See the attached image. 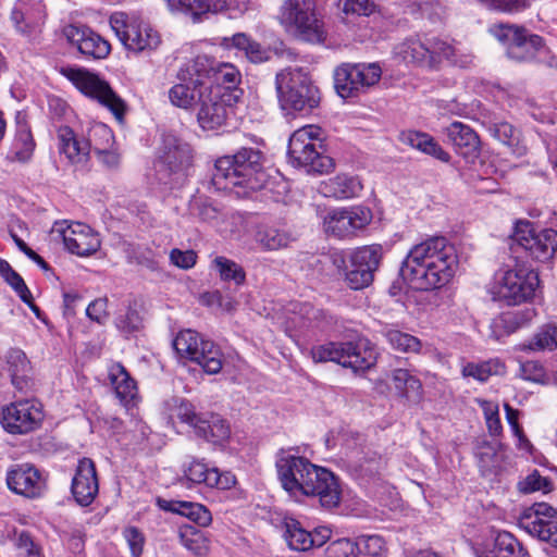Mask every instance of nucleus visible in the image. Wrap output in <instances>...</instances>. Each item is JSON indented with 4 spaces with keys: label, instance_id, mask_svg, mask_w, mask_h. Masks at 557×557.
I'll return each instance as SVG.
<instances>
[{
    "label": "nucleus",
    "instance_id": "obj_1",
    "mask_svg": "<svg viewBox=\"0 0 557 557\" xmlns=\"http://www.w3.org/2000/svg\"><path fill=\"white\" fill-rule=\"evenodd\" d=\"M458 264L455 246L444 236H432L410 248L399 272L413 287L430 290L447 285Z\"/></svg>",
    "mask_w": 557,
    "mask_h": 557
},
{
    "label": "nucleus",
    "instance_id": "obj_2",
    "mask_svg": "<svg viewBox=\"0 0 557 557\" xmlns=\"http://www.w3.org/2000/svg\"><path fill=\"white\" fill-rule=\"evenodd\" d=\"M282 487L295 498L318 497L322 507L335 508L341 503V486L330 470L313 465L305 457L282 453L276 460Z\"/></svg>",
    "mask_w": 557,
    "mask_h": 557
},
{
    "label": "nucleus",
    "instance_id": "obj_3",
    "mask_svg": "<svg viewBox=\"0 0 557 557\" xmlns=\"http://www.w3.org/2000/svg\"><path fill=\"white\" fill-rule=\"evenodd\" d=\"M264 154L256 147L242 146L233 156H223L215 161L210 181L202 187L215 190H232L240 186L256 191L264 187L268 175L264 171Z\"/></svg>",
    "mask_w": 557,
    "mask_h": 557
},
{
    "label": "nucleus",
    "instance_id": "obj_4",
    "mask_svg": "<svg viewBox=\"0 0 557 557\" xmlns=\"http://www.w3.org/2000/svg\"><path fill=\"white\" fill-rule=\"evenodd\" d=\"M275 89L280 107L286 113L307 115L321 101L319 88L301 69H285L275 76Z\"/></svg>",
    "mask_w": 557,
    "mask_h": 557
},
{
    "label": "nucleus",
    "instance_id": "obj_5",
    "mask_svg": "<svg viewBox=\"0 0 557 557\" xmlns=\"http://www.w3.org/2000/svg\"><path fill=\"white\" fill-rule=\"evenodd\" d=\"M494 35L505 46L508 59L518 63L545 62L554 66L555 57L550 54L545 39L528 28L515 24H499L495 27Z\"/></svg>",
    "mask_w": 557,
    "mask_h": 557
},
{
    "label": "nucleus",
    "instance_id": "obj_6",
    "mask_svg": "<svg viewBox=\"0 0 557 557\" xmlns=\"http://www.w3.org/2000/svg\"><path fill=\"white\" fill-rule=\"evenodd\" d=\"M321 128L314 125L304 126L289 138L287 156L294 166L304 168L307 173L326 174L334 169V160L326 156Z\"/></svg>",
    "mask_w": 557,
    "mask_h": 557
},
{
    "label": "nucleus",
    "instance_id": "obj_7",
    "mask_svg": "<svg viewBox=\"0 0 557 557\" xmlns=\"http://www.w3.org/2000/svg\"><path fill=\"white\" fill-rule=\"evenodd\" d=\"M311 357L314 362H336L354 373L364 372L376 362L375 348L364 337L314 346L311 349Z\"/></svg>",
    "mask_w": 557,
    "mask_h": 557
},
{
    "label": "nucleus",
    "instance_id": "obj_8",
    "mask_svg": "<svg viewBox=\"0 0 557 557\" xmlns=\"http://www.w3.org/2000/svg\"><path fill=\"white\" fill-rule=\"evenodd\" d=\"M206 60L198 55L184 63L176 73L178 81L169 90L170 102L182 109H194L212 90L208 81L210 72Z\"/></svg>",
    "mask_w": 557,
    "mask_h": 557
},
{
    "label": "nucleus",
    "instance_id": "obj_9",
    "mask_svg": "<svg viewBox=\"0 0 557 557\" xmlns=\"http://www.w3.org/2000/svg\"><path fill=\"white\" fill-rule=\"evenodd\" d=\"M281 22L296 38L319 44L325 39L324 22L317 9V0H285Z\"/></svg>",
    "mask_w": 557,
    "mask_h": 557
},
{
    "label": "nucleus",
    "instance_id": "obj_10",
    "mask_svg": "<svg viewBox=\"0 0 557 557\" xmlns=\"http://www.w3.org/2000/svg\"><path fill=\"white\" fill-rule=\"evenodd\" d=\"M177 355L198 363L206 373L216 374L223 367L220 348L193 330L181 331L173 341Z\"/></svg>",
    "mask_w": 557,
    "mask_h": 557
},
{
    "label": "nucleus",
    "instance_id": "obj_11",
    "mask_svg": "<svg viewBox=\"0 0 557 557\" xmlns=\"http://www.w3.org/2000/svg\"><path fill=\"white\" fill-rule=\"evenodd\" d=\"M60 73L88 97L97 99L107 107L116 119L124 115V101L111 89V87L97 75L89 71L71 65L61 66Z\"/></svg>",
    "mask_w": 557,
    "mask_h": 557
},
{
    "label": "nucleus",
    "instance_id": "obj_12",
    "mask_svg": "<svg viewBox=\"0 0 557 557\" xmlns=\"http://www.w3.org/2000/svg\"><path fill=\"white\" fill-rule=\"evenodd\" d=\"M110 25L122 45L132 52L152 51L161 42L160 36L150 25L128 20L124 13H114Z\"/></svg>",
    "mask_w": 557,
    "mask_h": 557
},
{
    "label": "nucleus",
    "instance_id": "obj_13",
    "mask_svg": "<svg viewBox=\"0 0 557 557\" xmlns=\"http://www.w3.org/2000/svg\"><path fill=\"white\" fill-rule=\"evenodd\" d=\"M177 418L194 429L198 437L212 444H222L228 440L231 428L220 414L213 412H197L195 407L183 400L176 409Z\"/></svg>",
    "mask_w": 557,
    "mask_h": 557
},
{
    "label": "nucleus",
    "instance_id": "obj_14",
    "mask_svg": "<svg viewBox=\"0 0 557 557\" xmlns=\"http://www.w3.org/2000/svg\"><path fill=\"white\" fill-rule=\"evenodd\" d=\"M381 74L376 63H344L334 71V87L342 98L356 97L375 85Z\"/></svg>",
    "mask_w": 557,
    "mask_h": 557
},
{
    "label": "nucleus",
    "instance_id": "obj_15",
    "mask_svg": "<svg viewBox=\"0 0 557 557\" xmlns=\"http://www.w3.org/2000/svg\"><path fill=\"white\" fill-rule=\"evenodd\" d=\"M383 257L381 245H369L357 248L350 253L349 268L345 281L349 288L359 290L368 287L374 278Z\"/></svg>",
    "mask_w": 557,
    "mask_h": 557
},
{
    "label": "nucleus",
    "instance_id": "obj_16",
    "mask_svg": "<svg viewBox=\"0 0 557 557\" xmlns=\"http://www.w3.org/2000/svg\"><path fill=\"white\" fill-rule=\"evenodd\" d=\"M518 524L530 535L557 548V510L546 503H535L525 508Z\"/></svg>",
    "mask_w": 557,
    "mask_h": 557
},
{
    "label": "nucleus",
    "instance_id": "obj_17",
    "mask_svg": "<svg viewBox=\"0 0 557 557\" xmlns=\"http://www.w3.org/2000/svg\"><path fill=\"white\" fill-rule=\"evenodd\" d=\"M44 420L41 404L34 398L12 403L2 410L1 423L11 434L37 430Z\"/></svg>",
    "mask_w": 557,
    "mask_h": 557
},
{
    "label": "nucleus",
    "instance_id": "obj_18",
    "mask_svg": "<svg viewBox=\"0 0 557 557\" xmlns=\"http://www.w3.org/2000/svg\"><path fill=\"white\" fill-rule=\"evenodd\" d=\"M372 220L370 209L362 206L334 208L323 216L325 233L337 238H347L364 228Z\"/></svg>",
    "mask_w": 557,
    "mask_h": 557
},
{
    "label": "nucleus",
    "instance_id": "obj_19",
    "mask_svg": "<svg viewBox=\"0 0 557 557\" xmlns=\"http://www.w3.org/2000/svg\"><path fill=\"white\" fill-rule=\"evenodd\" d=\"M539 285L537 273L522 267L505 271L497 294L507 305H518L534 295Z\"/></svg>",
    "mask_w": 557,
    "mask_h": 557
},
{
    "label": "nucleus",
    "instance_id": "obj_20",
    "mask_svg": "<svg viewBox=\"0 0 557 557\" xmlns=\"http://www.w3.org/2000/svg\"><path fill=\"white\" fill-rule=\"evenodd\" d=\"M0 360V376L9 379L17 392L28 394L35 389L33 368L22 349L11 348Z\"/></svg>",
    "mask_w": 557,
    "mask_h": 557
},
{
    "label": "nucleus",
    "instance_id": "obj_21",
    "mask_svg": "<svg viewBox=\"0 0 557 557\" xmlns=\"http://www.w3.org/2000/svg\"><path fill=\"white\" fill-rule=\"evenodd\" d=\"M208 96L195 108L198 111L197 119L202 128L215 129L222 126L228 114L233 112L231 101L236 96L221 92L220 88H212Z\"/></svg>",
    "mask_w": 557,
    "mask_h": 557
},
{
    "label": "nucleus",
    "instance_id": "obj_22",
    "mask_svg": "<svg viewBox=\"0 0 557 557\" xmlns=\"http://www.w3.org/2000/svg\"><path fill=\"white\" fill-rule=\"evenodd\" d=\"M64 33L70 44L88 60H102L110 54L109 41L89 27L71 25Z\"/></svg>",
    "mask_w": 557,
    "mask_h": 557
},
{
    "label": "nucleus",
    "instance_id": "obj_23",
    "mask_svg": "<svg viewBox=\"0 0 557 557\" xmlns=\"http://www.w3.org/2000/svg\"><path fill=\"white\" fill-rule=\"evenodd\" d=\"M8 487L28 498L39 496L46 487L41 472L32 463L14 465L7 473Z\"/></svg>",
    "mask_w": 557,
    "mask_h": 557
},
{
    "label": "nucleus",
    "instance_id": "obj_24",
    "mask_svg": "<svg viewBox=\"0 0 557 557\" xmlns=\"http://www.w3.org/2000/svg\"><path fill=\"white\" fill-rule=\"evenodd\" d=\"M71 491L75 502L81 506H89L99 491L95 462L89 458H82L72 480Z\"/></svg>",
    "mask_w": 557,
    "mask_h": 557
},
{
    "label": "nucleus",
    "instance_id": "obj_25",
    "mask_svg": "<svg viewBox=\"0 0 557 557\" xmlns=\"http://www.w3.org/2000/svg\"><path fill=\"white\" fill-rule=\"evenodd\" d=\"M63 242L71 253L87 257L100 248V239L96 233L84 223H73L62 232Z\"/></svg>",
    "mask_w": 557,
    "mask_h": 557
},
{
    "label": "nucleus",
    "instance_id": "obj_26",
    "mask_svg": "<svg viewBox=\"0 0 557 557\" xmlns=\"http://www.w3.org/2000/svg\"><path fill=\"white\" fill-rule=\"evenodd\" d=\"M456 152L467 162H474L480 154V138L476 133L461 122H454L444 131Z\"/></svg>",
    "mask_w": 557,
    "mask_h": 557
},
{
    "label": "nucleus",
    "instance_id": "obj_27",
    "mask_svg": "<svg viewBox=\"0 0 557 557\" xmlns=\"http://www.w3.org/2000/svg\"><path fill=\"white\" fill-rule=\"evenodd\" d=\"M191 149L184 141L174 136H166L163 140L159 164L166 168L170 173L177 174L186 171L191 165Z\"/></svg>",
    "mask_w": 557,
    "mask_h": 557
},
{
    "label": "nucleus",
    "instance_id": "obj_28",
    "mask_svg": "<svg viewBox=\"0 0 557 557\" xmlns=\"http://www.w3.org/2000/svg\"><path fill=\"white\" fill-rule=\"evenodd\" d=\"M253 238L265 251L287 248L295 240L293 233L282 224H259Z\"/></svg>",
    "mask_w": 557,
    "mask_h": 557
},
{
    "label": "nucleus",
    "instance_id": "obj_29",
    "mask_svg": "<svg viewBox=\"0 0 557 557\" xmlns=\"http://www.w3.org/2000/svg\"><path fill=\"white\" fill-rule=\"evenodd\" d=\"M59 152L70 163L84 166L90 154V145L83 138L78 139L69 126L61 127L58 134Z\"/></svg>",
    "mask_w": 557,
    "mask_h": 557
},
{
    "label": "nucleus",
    "instance_id": "obj_30",
    "mask_svg": "<svg viewBox=\"0 0 557 557\" xmlns=\"http://www.w3.org/2000/svg\"><path fill=\"white\" fill-rule=\"evenodd\" d=\"M42 17V4L34 0H17L11 12V21L21 34L30 33Z\"/></svg>",
    "mask_w": 557,
    "mask_h": 557
},
{
    "label": "nucleus",
    "instance_id": "obj_31",
    "mask_svg": "<svg viewBox=\"0 0 557 557\" xmlns=\"http://www.w3.org/2000/svg\"><path fill=\"white\" fill-rule=\"evenodd\" d=\"M209 64L210 72L208 73V81L210 88H220L230 91L236 88L240 82L239 71L231 63H221L215 59L208 55H198Z\"/></svg>",
    "mask_w": 557,
    "mask_h": 557
},
{
    "label": "nucleus",
    "instance_id": "obj_32",
    "mask_svg": "<svg viewBox=\"0 0 557 557\" xmlns=\"http://www.w3.org/2000/svg\"><path fill=\"white\" fill-rule=\"evenodd\" d=\"M232 0H168L171 11L189 15L194 21L208 13H219L230 9Z\"/></svg>",
    "mask_w": 557,
    "mask_h": 557
},
{
    "label": "nucleus",
    "instance_id": "obj_33",
    "mask_svg": "<svg viewBox=\"0 0 557 557\" xmlns=\"http://www.w3.org/2000/svg\"><path fill=\"white\" fill-rule=\"evenodd\" d=\"M222 45L225 48L237 49L244 53L249 62L255 64H260L271 59V50L263 47L245 33H237L232 37H224Z\"/></svg>",
    "mask_w": 557,
    "mask_h": 557
},
{
    "label": "nucleus",
    "instance_id": "obj_34",
    "mask_svg": "<svg viewBox=\"0 0 557 557\" xmlns=\"http://www.w3.org/2000/svg\"><path fill=\"white\" fill-rule=\"evenodd\" d=\"M157 504L161 509L184 516L199 527H208L212 521L211 512L199 503L158 498Z\"/></svg>",
    "mask_w": 557,
    "mask_h": 557
},
{
    "label": "nucleus",
    "instance_id": "obj_35",
    "mask_svg": "<svg viewBox=\"0 0 557 557\" xmlns=\"http://www.w3.org/2000/svg\"><path fill=\"white\" fill-rule=\"evenodd\" d=\"M362 184L357 176L338 174L324 181L320 185V193L325 197L348 199L359 196Z\"/></svg>",
    "mask_w": 557,
    "mask_h": 557
},
{
    "label": "nucleus",
    "instance_id": "obj_36",
    "mask_svg": "<svg viewBox=\"0 0 557 557\" xmlns=\"http://www.w3.org/2000/svg\"><path fill=\"white\" fill-rule=\"evenodd\" d=\"M184 475L188 482L194 484H203L208 487H218L225 490L230 486L227 476L223 479L216 468H209L199 460H193L184 470Z\"/></svg>",
    "mask_w": 557,
    "mask_h": 557
},
{
    "label": "nucleus",
    "instance_id": "obj_37",
    "mask_svg": "<svg viewBox=\"0 0 557 557\" xmlns=\"http://www.w3.org/2000/svg\"><path fill=\"white\" fill-rule=\"evenodd\" d=\"M530 256L541 262L549 261L557 251V231L544 228L525 243Z\"/></svg>",
    "mask_w": 557,
    "mask_h": 557
},
{
    "label": "nucleus",
    "instance_id": "obj_38",
    "mask_svg": "<svg viewBox=\"0 0 557 557\" xmlns=\"http://www.w3.org/2000/svg\"><path fill=\"white\" fill-rule=\"evenodd\" d=\"M399 139L419 151L432 156L442 162H448L450 156L446 152L434 138L422 132L405 131L400 133Z\"/></svg>",
    "mask_w": 557,
    "mask_h": 557
},
{
    "label": "nucleus",
    "instance_id": "obj_39",
    "mask_svg": "<svg viewBox=\"0 0 557 557\" xmlns=\"http://www.w3.org/2000/svg\"><path fill=\"white\" fill-rule=\"evenodd\" d=\"M532 310L512 311L500 314L491 323V337L499 341L525 325L532 319Z\"/></svg>",
    "mask_w": 557,
    "mask_h": 557
},
{
    "label": "nucleus",
    "instance_id": "obj_40",
    "mask_svg": "<svg viewBox=\"0 0 557 557\" xmlns=\"http://www.w3.org/2000/svg\"><path fill=\"white\" fill-rule=\"evenodd\" d=\"M488 132L494 138L504 144L512 154L517 157L525 154L527 147L521 141L520 131L508 122L491 123Z\"/></svg>",
    "mask_w": 557,
    "mask_h": 557
},
{
    "label": "nucleus",
    "instance_id": "obj_41",
    "mask_svg": "<svg viewBox=\"0 0 557 557\" xmlns=\"http://www.w3.org/2000/svg\"><path fill=\"white\" fill-rule=\"evenodd\" d=\"M109 379L114 388L116 397L125 404L134 399L137 392L136 382L131 377L122 363H114L110 367Z\"/></svg>",
    "mask_w": 557,
    "mask_h": 557
},
{
    "label": "nucleus",
    "instance_id": "obj_42",
    "mask_svg": "<svg viewBox=\"0 0 557 557\" xmlns=\"http://www.w3.org/2000/svg\"><path fill=\"white\" fill-rule=\"evenodd\" d=\"M484 557H530L521 543L509 532H499Z\"/></svg>",
    "mask_w": 557,
    "mask_h": 557
},
{
    "label": "nucleus",
    "instance_id": "obj_43",
    "mask_svg": "<svg viewBox=\"0 0 557 557\" xmlns=\"http://www.w3.org/2000/svg\"><path fill=\"white\" fill-rule=\"evenodd\" d=\"M379 333L387 341L393 349L403 352H420L422 348V342L408 333H404L393 325H383Z\"/></svg>",
    "mask_w": 557,
    "mask_h": 557
},
{
    "label": "nucleus",
    "instance_id": "obj_44",
    "mask_svg": "<svg viewBox=\"0 0 557 557\" xmlns=\"http://www.w3.org/2000/svg\"><path fill=\"white\" fill-rule=\"evenodd\" d=\"M397 58L406 63L428 67V45L418 39H407L394 48Z\"/></svg>",
    "mask_w": 557,
    "mask_h": 557
},
{
    "label": "nucleus",
    "instance_id": "obj_45",
    "mask_svg": "<svg viewBox=\"0 0 557 557\" xmlns=\"http://www.w3.org/2000/svg\"><path fill=\"white\" fill-rule=\"evenodd\" d=\"M284 539L288 547L297 552H306L312 548L310 532L305 530L300 522L293 518L284 520Z\"/></svg>",
    "mask_w": 557,
    "mask_h": 557
},
{
    "label": "nucleus",
    "instance_id": "obj_46",
    "mask_svg": "<svg viewBox=\"0 0 557 557\" xmlns=\"http://www.w3.org/2000/svg\"><path fill=\"white\" fill-rule=\"evenodd\" d=\"M35 141L26 123L17 122L15 137L11 146L12 160L26 162L30 159Z\"/></svg>",
    "mask_w": 557,
    "mask_h": 557
},
{
    "label": "nucleus",
    "instance_id": "obj_47",
    "mask_svg": "<svg viewBox=\"0 0 557 557\" xmlns=\"http://www.w3.org/2000/svg\"><path fill=\"white\" fill-rule=\"evenodd\" d=\"M212 265L219 273L220 278L224 282H234L235 285H243L246 281V272L244 268L237 262L223 257L218 256L213 259Z\"/></svg>",
    "mask_w": 557,
    "mask_h": 557
},
{
    "label": "nucleus",
    "instance_id": "obj_48",
    "mask_svg": "<svg viewBox=\"0 0 557 557\" xmlns=\"http://www.w3.org/2000/svg\"><path fill=\"white\" fill-rule=\"evenodd\" d=\"M504 363H502L498 359H491L480 363H467L462 368V375L465 377H473L480 382H485L492 375L504 373Z\"/></svg>",
    "mask_w": 557,
    "mask_h": 557
},
{
    "label": "nucleus",
    "instance_id": "obj_49",
    "mask_svg": "<svg viewBox=\"0 0 557 557\" xmlns=\"http://www.w3.org/2000/svg\"><path fill=\"white\" fill-rule=\"evenodd\" d=\"M428 45V67L435 69L443 61L449 62L450 58L456 54V48L453 47L445 40H442L436 37H432L426 40Z\"/></svg>",
    "mask_w": 557,
    "mask_h": 557
},
{
    "label": "nucleus",
    "instance_id": "obj_50",
    "mask_svg": "<svg viewBox=\"0 0 557 557\" xmlns=\"http://www.w3.org/2000/svg\"><path fill=\"white\" fill-rule=\"evenodd\" d=\"M0 275L14 289L23 302L29 304L33 295L23 277L3 259H0Z\"/></svg>",
    "mask_w": 557,
    "mask_h": 557
},
{
    "label": "nucleus",
    "instance_id": "obj_51",
    "mask_svg": "<svg viewBox=\"0 0 557 557\" xmlns=\"http://www.w3.org/2000/svg\"><path fill=\"white\" fill-rule=\"evenodd\" d=\"M557 347V326L548 323L543 325L533 338L523 345L529 350H553Z\"/></svg>",
    "mask_w": 557,
    "mask_h": 557
},
{
    "label": "nucleus",
    "instance_id": "obj_52",
    "mask_svg": "<svg viewBox=\"0 0 557 557\" xmlns=\"http://www.w3.org/2000/svg\"><path fill=\"white\" fill-rule=\"evenodd\" d=\"M180 542L196 556H205L208 552L207 540L194 527L186 525L180 530Z\"/></svg>",
    "mask_w": 557,
    "mask_h": 557
},
{
    "label": "nucleus",
    "instance_id": "obj_53",
    "mask_svg": "<svg viewBox=\"0 0 557 557\" xmlns=\"http://www.w3.org/2000/svg\"><path fill=\"white\" fill-rule=\"evenodd\" d=\"M114 136L106 124L97 123L88 131V138L85 139L90 145V152L102 151L112 146Z\"/></svg>",
    "mask_w": 557,
    "mask_h": 557
},
{
    "label": "nucleus",
    "instance_id": "obj_54",
    "mask_svg": "<svg viewBox=\"0 0 557 557\" xmlns=\"http://www.w3.org/2000/svg\"><path fill=\"white\" fill-rule=\"evenodd\" d=\"M499 443L483 442L476 450L480 467L486 470H494L500 466L502 456Z\"/></svg>",
    "mask_w": 557,
    "mask_h": 557
},
{
    "label": "nucleus",
    "instance_id": "obj_55",
    "mask_svg": "<svg viewBox=\"0 0 557 557\" xmlns=\"http://www.w3.org/2000/svg\"><path fill=\"white\" fill-rule=\"evenodd\" d=\"M293 312L301 321L302 327L320 326L325 318V313L322 309L315 308L309 302L294 305Z\"/></svg>",
    "mask_w": 557,
    "mask_h": 557
},
{
    "label": "nucleus",
    "instance_id": "obj_56",
    "mask_svg": "<svg viewBox=\"0 0 557 557\" xmlns=\"http://www.w3.org/2000/svg\"><path fill=\"white\" fill-rule=\"evenodd\" d=\"M189 211L191 215H195L202 221H212L219 215L218 207L203 195H195L190 199Z\"/></svg>",
    "mask_w": 557,
    "mask_h": 557
},
{
    "label": "nucleus",
    "instance_id": "obj_57",
    "mask_svg": "<svg viewBox=\"0 0 557 557\" xmlns=\"http://www.w3.org/2000/svg\"><path fill=\"white\" fill-rule=\"evenodd\" d=\"M362 557H382L385 550L384 540L379 535H362L355 541Z\"/></svg>",
    "mask_w": 557,
    "mask_h": 557
},
{
    "label": "nucleus",
    "instance_id": "obj_58",
    "mask_svg": "<svg viewBox=\"0 0 557 557\" xmlns=\"http://www.w3.org/2000/svg\"><path fill=\"white\" fill-rule=\"evenodd\" d=\"M518 488L523 494L537 491L546 494L553 490V483L548 478L542 476L537 470H534L518 483Z\"/></svg>",
    "mask_w": 557,
    "mask_h": 557
},
{
    "label": "nucleus",
    "instance_id": "obj_59",
    "mask_svg": "<svg viewBox=\"0 0 557 557\" xmlns=\"http://www.w3.org/2000/svg\"><path fill=\"white\" fill-rule=\"evenodd\" d=\"M325 557H362L355 541L339 539L332 542L325 549Z\"/></svg>",
    "mask_w": 557,
    "mask_h": 557
},
{
    "label": "nucleus",
    "instance_id": "obj_60",
    "mask_svg": "<svg viewBox=\"0 0 557 557\" xmlns=\"http://www.w3.org/2000/svg\"><path fill=\"white\" fill-rule=\"evenodd\" d=\"M357 471L363 475H374L379 472L381 457L372 450L362 453L361 457H356L352 461Z\"/></svg>",
    "mask_w": 557,
    "mask_h": 557
},
{
    "label": "nucleus",
    "instance_id": "obj_61",
    "mask_svg": "<svg viewBox=\"0 0 557 557\" xmlns=\"http://www.w3.org/2000/svg\"><path fill=\"white\" fill-rule=\"evenodd\" d=\"M115 325L120 332H122L125 335H128L140 329L141 317L139 315L136 309L128 307L125 313L120 314L116 318Z\"/></svg>",
    "mask_w": 557,
    "mask_h": 557
},
{
    "label": "nucleus",
    "instance_id": "obj_62",
    "mask_svg": "<svg viewBox=\"0 0 557 557\" xmlns=\"http://www.w3.org/2000/svg\"><path fill=\"white\" fill-rule=\"evenodd\" d=\"M488 8L507 13L521 12L529 7V0H479Z\"/></svg>",
    "mask_w": 557,
    "mask_h": 557
},
{
    "label": "nucleus",
    "instance_id": "obj_63",
    "mask_svg": "<svg viewBox=\"0 0 557 557\" xmlns=\"http://www.w3.org/2000/svg\"><path fill=\"white\" fill-rule=\"evenodd\" d=\"M123 536L128 544L133 557H139L143 554L145 536L136 527H127L123 531Z\"/></svg>",
    "mask_w": 557,
    "mask_h": 557
},
{
    "label": "nucleus",
    "instance_id": "obj_64",
    "mask_svg": "<svg viewBox=\"0 0 557 557\" xmlns=\"http://www.w3.org/2000/svg\"><path fill=\"white\" fill-rule=\"evenodd\" d=\"M171 262L181 269H190L196 264L197 255L194 250L172 249L170 252Z\"/></svg>",
    "mask_w": 557,
    "mask_h": 557
}]
</instances>
